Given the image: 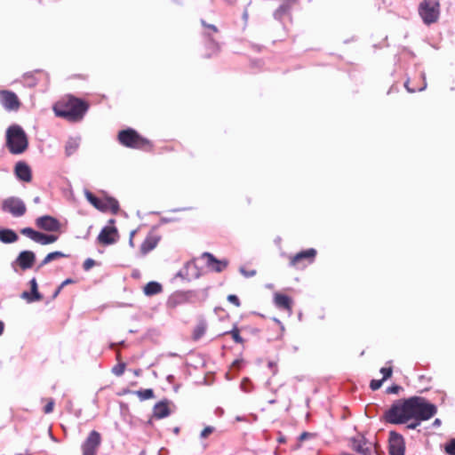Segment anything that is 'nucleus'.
Wrapping results in <instances>:
<instances>
[{
  "mask_svg": "<svg viewBox=\"0 0 455 455\" xmlns=\"http://www.w3.org/2000/svg\"><path fill=\"white\" fill-rule=\"evenodd\" d=\"M437 408L420 396L399 399L385 411V419L392 424H403L411 419L428 420L435 415Z\"/></svg>",
  "mask_w": 455,
  "mask_h": 455,
  "instance_id": "1",
  "label": "nucleus"
},
{
  "mask_svg": "<svg viewBox=\"0 0 455 455\" xmlns=\"http://www.w3.org/2000/svg\"><path fill=\"white\" fill-rule=\"evenodd\" d=\"M89 108V104L78 98L70 96L58 101L53 106V111L59 117L68 121H80Z\"/></svg>",
  "mask_w": 455,
  "mask_h": 455,
  "instance_id": "2",
  "label": "nucleus"
},
{
  "mask_svg": "<svg viewBox=\"0 0 455 455\" xmlns=\"http://www.w3.org/2000/svg\"><path fill=\"white\" fill-rule=\"evenodd\" d=\"M118 142L126 148L151 152L154 148L153 142L140 135L136 130L127 128L121 130L117 134Z\"/></svg>",
  "mask_w": 455,
  "mask_h": 455,
  "instance_id": "3",
  "label": "nucleus"
},
{
  "mask_svg": "<svg viewBox=\"0 0 455 455\" xmlns=\"http://www.w3.org/2000/svg\"><path fill=\"white\" fill-rule=\"evenodd\" d=\"M6 147L10 153L20 155L28 147V140L24 130L18 124L11 125L6 131Z\"/></svg>",
  "mask_w": 455,
  "mask_h": 455,
  "instance_id": "4",
  "label": "nucleus"
},
{
  "mask_svg": "<svg viewBox=\"0 0 455 455\" xmlns=\"http://www.w3.org/2000/svg\"><path fill=\"white\" fill-rule=\"evenodd\" d=\"M84 196L87 201L97 210L107 212H110L112 214H116L119 212L120 206L118 201L112 196H105L103 198L97 197L91 191L85 190Z\"/></svg>",
  "mask_w": 455,
  "mask_h": 455,
  "instance_id": "5",
  "label": "nucleus"
},
{
  "mask_svg": "<svg viewBox=\"0 0 455 455\" xmlns=\"http://www.w3.org/2000/svg\"><path fill=\"white\" fill-rule=\"evenodd\" d=\"M419 13L425 24L437 21L440 14L438 0H424L419 7Z\"/></svg>",
  "mask_w": 455,
  "mask_h": 455,
  "instance_id": "6",
  "label": "nucleus"
},
{
  "mask_svg": "<svg viewBox=\"0 0 455 455\" xmlns=\"http://www.w3.org/2000/svg\"><path fill=\"white\" fill-rule=\"evenodd\" d=\"M316 255L317 251L314 248L299 251L289 257V265L296 269H304L315 261Z\"/></svg>",
  "mask_w": 455,
  "mask_h": 455,
  "instance_id": "7",
  "label": "nucleus"
},
{
  "mask_svg": "<svg viewBox=\"0 0 455 455\" xmlns=\"http://www.w3.org/2000/svg\"><path fill=\"white\" fill-rule=\"evenodd\" d=\"M1 208L13 217H21L27 212L25 203L19 197L10 196L2 201Z\"/></svg>",
  "mask_w": 455,
  "mask_h": 455,
  "instance_id": "8",
  "label": "nucleus"
},
{
  "mask_svg": "<svg viewBox=\"0 0 455 455\" xmlns=\"http://www.w3.org/2000/svg\"><path fill=\"white\" fill-rule=\"evenodd\" d=\"M100 443V434L96 430L91 431L81 445L82 455H97Z\"/></svg>",
  "mask_w": 455,
  "mask_h": 455,
  "instance_id": "9",
  "label": "nucleus"
},
{
  "mask_svg": "<svg viewBox=\"0 0 455 455\" xmlns=\"http://www.w3.org/2000/svg\"><path fill=\"white\" fill-rule=\"evenodd\" d=\"M109 223L111 226L104 227L98 235V242L102 245L113 244L119 238L118 231L116 228L113 226L115 220H110Z\"/></svg>",
  "mask_w": 455,
  "mask_h": 455,
  "instance_id": "10",
  "label": "nucleus"
},
{
  "mask_svg": "<svg viewBox=\"0 0 455 455\" xmlns=\"http://www.w3.org/2000/svg\"><path fill=\"white\" fill-rule=\"evenodd\" d=\"M0 101L3 107L9 111L18 110L20 107L18 96L11 91H0Z\"/></svg>",
  "mask_w": 455,
  "mask_h": 455,
  "instance_id": "11",
  "label": "nucleus"
},
{
  "mask_svg": "<svg viewBox=\"0 0 455 455\" xmlns=\"http://www.w3.org/2000/svg\"><path fill=\"white\" fill-rule=\"evenodd\" d=\"M405 443L403 437L394 431L389 433V454L404 455Z\"/></svg>",
  "mask_w": 455,
  "mask_h": 455,
  "instance_id": "12",
  "label": "nucleus"
},
{
  "mask_svg": "<svg viewBox=\"0 0 455 455\" xmlns=\"http://www.w3.org/2000/svg\"><path fill=\"white\" fill-rule=\"evenodd\" d=\"M36 225L38 228L47 232H58L61 227L60 221L50 215H44L37 218L36 220Z\"/></svg>",
  "mask_w": 455,
  "mask_h": 455,
  "instance_id": "13",
  "label": "nucleus"
},
{
  "mask_svg": "<svg viewBox=\"0 0 455 455\" xmlns=\"http://www.w3.org/2000/svg\"><path fill=\"white\" fill-rule=\"evenodd\" d=\"M202 258L205 259L206 267L217 273L224 271L229 264L228 259H218L210 252H204Z\"/></svg>",
  "mask_w": 455,
  "mask_h": 455,
  "instance_id": "14",
  "label": "nucleus"
},
{
  "mask_svg": "<svg viewBox=\"0 0 455 455\" xmlns=\"http://www.w3.org/2000/svg\"><path fill=\"white\" fill-rule=\"evenodd\" d=\"M36 260V255L31 251H21L16 259V263L22 270L29 269L33 267Z\"/></svg>",
  "mask_w": 455,
  "mask_h": 455,
  "instance_id": "15",
  "label": "nucleus"
},
{
  "mask_svg": "<svg viewBox=\"0 0 455 455\" xmlns=\"http://www.w3.org/2000/svg\"><path fill=\"white\" fill-rule=\"evenodd\" d=\"M16 177L24 182H30L32 180V172L28 164L25 162H18L14 168Z\"/></svg>",
  "mask_w": 455,
  "mask_h": 455,
  "instance_id": "16",
  "label": "nucleus"
},
{
  "mask_svg": "<svg viewBox=\"0 0 455 455\" xmlns=\"http://www.w3.org/2000/svg\"><path fill=\"white\" fill-rule=\"evenodd\" d=\"M160 241L159 236L155 234H149L147 235L145 240L142 242L140 251L142 255H146L151 251H153L158 244Z\"/></svg>",
  "mask_w": 455,
  "mask_h": 455,
  "instance_id": "17",
  "label": "nucleus"
},
{
  "mask_svg": "<svg viewBox=\"0 0 455 455\" xmlns=\"http://www.w3.org/2000/svg\"><path fill=\"white\" fill-rule=\"evenodd\" d=\"M274 301L276 307L281 309L286 310L289 314L292 311V300L291 299L282 293H275Z\"/></svg>",
  "mask_w": 455,
  "mask_h": 455,
  "instance_id": "18",
  "label": "nucleus"
},
{
  "mask_svg": "<svg viewBox=\"0 0 455 455\" xmlns=\"http://www.w3.org/2000/svg\"><path fill=\"white\" fill-rule=\"evenodd\" d=\"M44 76V74L43 71L36 70L35 72L26 73L23 76V80H24V83L28 86L33 87V86H36L37 84V81Z\"/></svg>",
  "mask_w": 455,
  "mask_h": 455,
  "instance_id": "19",
  "label": "nucleus"
},
{
  "mask_svg": "<svg viewBox=\"0 0 455 455\" xmlns=\"http://www.w3.org/2000/svg\"><path fill=\"white\" fill-rule=\"evenodd\" d=\"M143 291L146 296L151 297L161 293L163 291V286L158 282L151 281L144 286Z\"/></svg>",
  "mask_w": 455,
  "mask_h": 455,
  "instance_id": "20",
  "label": "nucleus"
},
{
  "mask_svg": "<svg viewBox=\"0 0 455 455\" xmlns=\"http://www.w3.org/2000/svg\"><path fill=\"white\" fill-rule=\"evenodd\" d=\"M170 414V409L166 402H160L154 407V417L163 419Z\"/></svg>",
  "mask_w": 455,
  "mask_h": 455,
  "instance_id": "21",
  "label": "nucleus"
},
{
  "mask_svg": "<svg viewBox=\"0 0 455 455\" xmlns=\"http://www.w3.org/2000/svg\"><path fill=\"white\" fill-rule=\"evenodd\" d=\"M18 240L17 234L12 229H1L0 230V241L4 243H14Z\"/></svg>",
  "mask_w": 455,
  "mask_h": 455,
  "instance_id": "22",
  "label": "nucleus"
},
{
  "mask_svg": "<svg viewBox=\"0 0 455 455\" xmlns=\"http://www.w3.org/2000/svg\"><path fill=\"white\" fill-rule=\"evenodd\" d=\"M67 257H68V254H65L59 251L50 252L44 257V259L42 260V262L38 265L37 269H39L40 267H44V265L52 262V260H55V259H60V258H67Z\"/></svg>",
  "mask_w": 455,
  "mask_h": 455,
  "instance_id": "23",
  "label": "nucleus"
},
{
  "mask_svg": "<svg viewBox=\"0 0 455 455\" xmlns=\"http://www.w3.org/2000/svg\"><path fill=\"white\" fill-rule=\"evenodd\" d=\"M207 325L204 322H200L193 330L192 339L196 341L200 339L206 332Z\"/></svg>",
  "mask_w": 455,
  "mask_h": 455,
  "instance_id": "24",
  "label": "nucleus"
},
{
  "mask_svg": "<svg viewBox=\"0 0 455 455\" xmlns=\"http://www.w3.org/2000/svg\"><path fill=\"white\" fill-rule=\"evenodd\" d=\"M227 334H229L231 336L234 342H235L237 344H242V345L244 343V339L240 335V330L237 327V325H234L233 328L229 331H226L223 333V335H227Z\"/></svg>",
  "mask_w": 455,
  "mask_h": 455,
  "instance_id": "25",
  "label": "nucleus"
},
{
  "mask_svg": "<svg viewBox=\"0 0 455 455\" xmlns=\"http://www.w3.org/2000/svg\"><path fill=\"white\" fill-rule=\"evenodd\" d=\"M58 240V235H46L40 232L39 238L37 243L41 244H50Z\"/></svg>",
  "mask_w": 455,
  "mask_h": 455,
  "instance_id": "26",
  "label": "nucleus"
},
{
  "mask_svg": "<svg viewBox=\"0 0 455 455\" xmlns=\"http://www.w3.org/2000/svg\"><path fill=\"white\" fill-rule=\"evenodd\" d=\"M20 234L29 237L31 240L37 243L40 232L36 231L31 228H24L20 230Z\"/></svg>",
  "mask_w": 455,
  "mask_h": 455,
  "instance_id": "27",
  "label": "nucleus"
},
{
  "mask_svg": "<svg viewBox=\"0 0 455 455\" xmlns=\"http://www.w3.org/2000/svg\"><path fill=\"white\" fill-rule=\"evenodd\" d=\"M134 393L142 401L154 397V391L151 388L137 390Z\"/></svg>",
  "mask_w": 455,
  "mask_h": 455,
  "instance_id": "28",
  "label": "nucleus"
},
{
  "mask_svg": "<svg viewBox=\"0 0 455 455\" xmlns=\"http://www.w3.org/2000/svg\"><path fill=\"white\" fill-rule=\"evenodd\" d=\"M78 146L79 145L76 140H68L65 146L66 155L68 156H70L71 155H73L77 150Z\"/></svg>",
  "mask_w": 455,
  "mask_h": 455,
  "instance_id": "29",
  "label": "nucleus"
},
{
  "mask_svg": "<svg viewBox=\"0 0 455 455\" xmlns=\"http://www.w3.org/2000/svg\"><path fill=\"white\" fill-rule=\"evenodd\" d=\"M29 284H30V289H31L30 292L32 293V296L34 297L33 299L41 300L43 299V296L38 291V286H37L36 280L35 278L31 279L29 282Z\"/></svg>",
  "mask_w": 455,
  "mask_h": 455,
  "instance_id": "30",
  "label": "nucleus"
},
{
  "mask_svg": "<svg viewBox=\"0 0 455 455\" xmlns=\"http://www.w3.org/2000/svg\"><path fill=\"white\" fill-rule=\"evenodd\" d=\"M444 451L448 455H455V439H451L446 443Z\"/></svg>",
  "mask_w": 455,
  "mask_h": 455,
  "instance_id": "31",
  "label": "nucleus"
},
{
  "mask_svg": "<svg viewBox=\"0 0 455 455\" xmlns=\"http://www.w3.org/2000/svg\"><path fill=\"white\" fill-rule=\"evenodd\" d=\"M211 49H212L211 53L204 54V58L208 59V58H211L212 55L217 54L220 51V46L217 43L212 42L211 44Z\"/></svg>",
  "mask_w": 455,
  "mask_h": 455,
  "instance_id": "32",
  "label": "nucleus"
},
{
  "mask_svg": "<svg viewBox=\"0 0 455 455\" xmlns=\"http://www.w3.org/2000/svg\"><path fill=\"white\" fill-rule=\"evenodd\" d=\"M380 373L383 374L382 379L386 380L392 376L393 369H392V367H382L380 369Z\"/></svg>",
  "mask_w": 455,
  "mask_h": 455,
  "instance_id": "33",
  "label": "nucleus"
},
{
  "mask_svg": "<svg viewBox=\"0 0 455 455\" xmlns=\"http://www.w3.org/2000/svg\"><path fill=\"white\" fill-rule=\"evenodd\" d=\"M124 370H125V364L119 363L113 368L112 371L116 376H121L124 372Z\"/></svg>",
  "mask_w": 455,
  "mask_h": 455,
  "instance_id": "34",
  "label": "nucleus"
},
{
  "mask_svg": "<svg viewBox=\"0 0 455 455\" xmlns=\"http://www.w3.org/2000/svg\"><path fill=\"white\" fill-rule=\"evenodd\" d=\"M383 381V379H372L370 383V387L371 390H378L382 386Z\"/></svg>",
  "mask_w": 455,
  "mask_h": 455,
  "instance_id": "35",
  "label": "nucleus"
},
{
  "mask_svg": "<svg viewBox=\"0 0 455 455\" xmlns=\"http://www.w3.org/2000/svg\"><path fill=\"white\" fill-rule=\"evenodd\" d=\"M20 297L24 299H26L28 302H34V301H39L40 299H33L34 297L32 296V293L29 292V291H23L20 295Z\"/></svg>",
  "mask_w": 455,
  "mask_h": 455,
  "instance_id": "36",
  "label": "nucleus"
},
{
  "mask_svg": "<svg viewBox=\"0 0 455 455\" xmlns=\"http://www.w3.org/2000/svg\"><path fill=\"white\" fill-rule=\"evenodd\" d=\"M228 300L232 303L233 305H235V307H240L241 306V302H240V299H238V297L235 294H229L228 296Z\"/></svg>",
  "mask_w": 455,
  "mask_h": 455,
  "instance_id": "37",
  "label": "nucleus"
},
{
  "mask_svg": "<svg viewBox=\"0 0 455 455\" xmlns=\"http://www.w3.org/2000/svg\"><path fill=\"white\" fill-rule=\"evenodd\" d=\"M53 407H54L53 399H52V398L48 399L47 403L44 408V413H46V414L51 413L53 411Z\"/></svg>",
  "mask_w": 455,
  "mask_h": 455,
  "instance_id": "38",
  "label": "nucleus"
},
{
  "mask_svg": "<svg viewBox=\"0 0 455 455\" xmlns=\"http://www.w3.org/2000/svg\"><path fill=\"white\" fill-rule=\"evenodd\" d=\"M214 431V428L212 427H204L201 434H200V436L201 438H207L212 432Z\"/></svg>",
  "mask_w": 455,
  "mask_h": 455,
  "instance_id": "39",
  "label": "nucleus"
},
{
  "mask_svg": "<svg viewBox=\"0 0 455 455\" xmlns=\"http://www.w3.org/2000/svg\"><path fill=\"white\" fill-rule=\"evenodd\" d=\"M95 261L92 259H87L84 261L83 268L85 271L90 270L92 267H94Z\"/></svg>",
  "mask_w": 455,
  "mask_h": 455,
  "instance_id": "40",
  "label": "nucleus"
},
{
  "mask_svg": "<svg viewBox=\"0 0 455 455\" xmlns=\"http://www.w3.org/2000/svg\"><path fill=\"white\" fill-rule=\"evenodd\" d=\"M201 23H202V25L204 28H207L211 29L212 32H214V33H218L219 32V29H218V28L215 25L208 24L204 20H202Z\"/></svg>",
  "mask_w": 455,
  "mask_h": 455,
  "instance_id": "41",
  "label": "nucleus"
},
{
  "mask_svg": "<svg viewBox=\"0 0 455 455\" xmlns=\"http://www.w3.org/2000/svg\"><path fill=\"white\" fill-rule=\"evenodd\" d=\"M401 388L402 387L400 386L393 385L387 389V392L388 394H397L401 390Z\"/></svg>",
  "mask_w": 455,
  "mask_h": 455,
  "instance_id": "42",
  "label": "nucleus"
},
{
  "mask_svg": "<svg viewBox=\"0 0 455 455\" xmlns=\"http://www.w3.org/2000/svg\"><path fill=\"white\" fill-rule=\"evenodd\" d=\"M409 84H410V81H409V80H407V81L405 82V84H404V86H405V88L407 89V91H408V92H415L417 91V89H415V88H410ZM425 87H426V84H424V86H423V87L419 88V89H418V91H422V90H424V89H425Z\"/></svg>",
  "mask_w": 455,
  "mask_h": 455,
  "instance_id": "43",
  "label": "nucleus"
},
{
  "mask_svg": "<svg viewBox=\"0 0 455 455\" xmlns=\"http://www.w3.org/2000/svg\"><path fill=\"white\" fill-rule=\"evenodd\" d=\"M412 421L407 426L408 428L415 429L418 426H419L422 420L411 419Z\"/></svg>",
  "mask_w": 455,
  "mask_h": 455,
  "instance_id": "44",
  "label": "nucleus"
},
{
  "mask_svg": "<svg viewBox=\"0 0 455 455\" xmlns=\"http://www.w3.org/2000/svg\"><path fill=\"white\" fill-rule=\"evenodd\" d=\"M241 273L246 276V277H251V276H253L255 274H256V271L255 270H251V271H246L244 270L243 268H241Z\"/></svg>",
  "mask_w": 455,
  "mask_h": 455,
  "instance_id": "45",
  "label": "nucleus"
},
{
  "mask_svg": "<svg viewBox=\"0 0 455 455\" xmlns=\"http://www.w3.org/2000/svg\"><path fill=\"white\" fill-rule=\"evenodd\" d=\"M312 434L310 433H307V432H303L299 436V442H302L304 440H306L307 438H308L309 436H311Z\"/></svg>",
  "mask_w": 455,
  "mask_h": 455,
  "instance_id": "46",
  "label": "nucleus"
},
{
  "mask_svg": "<svg viewBox=\"0 0 455 455\" xmlns=\"http://www.w3.org/2000/svg\"><path fill=\"white\" fill-rule=\"evenodd\" d=\"M74 283L73 279L68 278V279H66L65 281H63L61 283V284L60 285V289H62L65 285L69 284V283Z\"/></svg>",
  "mask_w": 455,
  "mask_h": 455,
  "instance_id": "47",
  "label": "nucleus"
},
{
  "mask_svg": "<svg viewBox=\"0 0 455 455\" xmlns=\"http://www.w3.org/2000/svg\"><path fill=\"white\" fill-rule=\"evenodd\" d=\"M278 435H278V438H277V442H278L279 443H286V438H285V436H284L282 433H280V432H279V434H278Z\"/></svg>",
  "mask_w": 455,
  "mask_h": 455,
  "instance_id": "48",
  "label": "nucleus"
},
{
  "mask_svg": "<svg viewBox=\"0 0 455 455\" xmlns=\"http://www.w3.org/2000/svg\"><path fill=\"white\" fill-rule=\"evenodd\" d=\"M287 7L285 6H281L275 12L276 15H281L283 13H284L286 11H287Z\"/></svg>",
  "mask_w": 455,
  "mask_h": 455,
  "instance_id": "49",
  "label": "nucleus"
},
{
  "mask_svg": "<svg viewBox=\"0 0 455 455\" xmlns=\"http://www.w3.org/2000/svg\"><path fill=\"white\" fill-rule=\"evenodd\" d=\"M4 323L0 321V335H2V333L4 331Z\"/></svg>",
  "mask_w": 455,
  "mask_h": 455,
  "instance_id": "50",
  "label": "nucleus"
},
{
  "mask_svg": "<svg viewBox=\"0 0 455 455\" xmlns=\"http://www.w3.org/2000/svg\"><path fill=\"white\" fill-rule=\"evenodd\" d=\"M60 291H61V289H60V286H59L58 289L56 290V291L54 292L53 297L55 298L60 292Z\"/></svg>",
  "mask_w": 455,
  "mask_h": 455,
  "instance_id": "51",
  "label": "nucleus"
},
{
  "mask_svg": "<svg viewBox=\"0 0 455 455\" xmlns=\"http://www.w3.org/2000/svg\"><path fill=\"white\" fill-rule=\"evenodd\" d=\"M440 423H441V421H440V419H436L434 421V424H435V425H437V426H439V425H440Z\"/></svg>",
  "mask_w": 455,
  "mask_h": 455,
  "instance_id": "52",
  "label": "nucleus"
},
{
  "mask_svg": "<svg viewBox=\"0 0 455 455\" xmlns=\"http://www.w3.org/2000/svg\"><path fill=\"white\" fill-rule=\"evenodd\" d=\"M35 202H36V203L39 202V197H36Z\"/></svg>",
  "mask_w": 455,
  "mask_h": 455,
  "instance_id": "53",
  "label": "nucleus"
},
{
  "mask_svg": "<svg viewBox=\"0 0 455 455\" xmlns=\"http://www.w3.org/2000/svg\"><path fill=\"white\" fill-rule=\"evenodd\" d=\"M238 363H239V362H238V361H235V362H234V364H238Z\"/></svg>",
  "mask_w": 455,
  "mask_h": 455,
  "instance_id": "54",
  "label": "nucleus"
},
{
  "mask_svg": "<svg viewBox=\"0 0 455 455\" xmlns=\"http://www.w3.org/2000/svg\"><path fill=\"white\" fill-rule=\"evenodd\" d=\"M17 455H22V454H17Z\"/></svg>",
  "mask_w": 455,
  "mask_h": 455,
  "instance_id": "55",
  "label": "nucleus"
}]
</instances>
